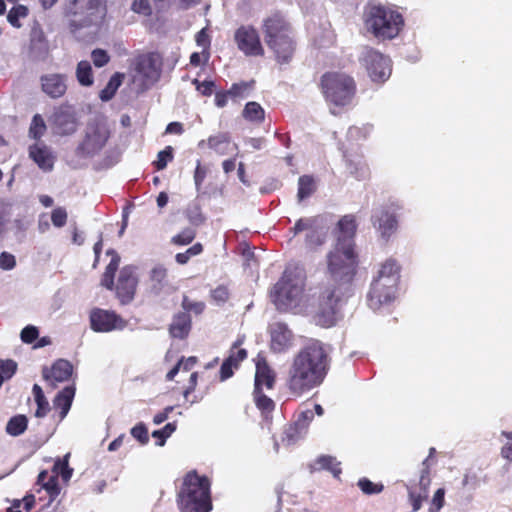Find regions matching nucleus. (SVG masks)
I'll return each mask as SVG.
<instances>
[{
    "instance_id": "f257e3e1",
    "label": "nucleus",
    "mask_w": 512,
    "mask_h": 512,
    "mask_svg": "<svg viewBox=\"0 0 512 512\" xmlns=\"http://www.w3.org/2000/svg\"><path fill=\"white\" fill-rule=\"evenodd\" d=\"M329 281L318 293L317 324L331 327L336 323V315L351 291V283L356 274L357 255L354 242H337L326 255Z\"/></svg>"
},
{
    "instance_id": "f03ea898",
    "label": "nucleus",
    "mask_w": 512,
    "mask_h": 512,
    "mask_svg": "<svg viewBox=\"0 0 512 512\" xmlns=\"http://www.w3.org/2000/svg\"><path fill=\"white\" fill-rule=\"evenodd\" d=\"M328 355L320 341L312 340L294 357L286 385L297 396L320 385L327 373Z\"/></svg>"
},
{
    "instance_id": "7ed1b4c3",
    "label": "nucleus",
    "mask_w": 512,
    "mask_h": 512,
    "mask_svg": "<svg viewBox=\"0 0 512 512\" xmlns=\"http://www.w3.org/2000/svg\"><path fill=\"white\" fill-rule=\"evenodd\" d=\"M306 272L298 265H288L282 277L274 285L270 297L280 311L302 312L314 308L317 322L318 297L316 293L305 292Z\"/></svg>"
},
{
    "instance_id": "20e7f679",
    "label": "nucleus",
    "mask_w": 512,
    "mask_h": 512,
    "mask_svg": "<svg viewBox=\"0 0 512 512\" xmlns=\"http://www.w3.org/2000/svg\"><path fill=\"white\" fill-rule=\"evenodd\" d=\"M400 267L393 259L386 260L373 278L367 293V304L378 311L389 306L397 296Z\"/></svg>"
},
{
    "instance_id": "39448f33",
    "label": "nucleus",
    "mask_w": 512,
    "mask_h": 512,
    "mask_svg": "<svg viewBox=\"0 0 512 512\" xmlns=\"http://www.w3.org/2000/svg\"><path fill=\"white\" fill-rule=\"evenodd\" d=\"M363 19L366 30L379 40L394 39L404 25L398 11L380 3H369L365 7Z\"/></svg>"
},
{
    "instance_id": "423d86ee",
    "label": "nucleus",
    "mask_w": 512,
    "mask_h": 512,
    "mask_svg": "<svg viewBox=\"0 0 512 512\" xmlns=\"http://www.w3.org/2000/svg\"><path fill=\"white\" fill-rule=\"evenodd\" d=\"M177 501L181 512H209L212 506L208 479L189 472L183 480Z\"/></svg>"
},
{
    "instance_id": "0eeeda50",
    "label": "nucleus",
    "mask_w": 512,
    "mask_h": 512,
    "mask_svg": "<svg viewBox=\"0 0 512 512\" xmlns=\"http://www.w3.org/2000/svg\"><path fill=\"white\" fill-rule=\"evenodd\" d=\"M265 42L279 62H288L294 51L289 24L280 14H273L263 20Z\"/></svg>"
},
{
    "instance_id": "6e6552de",
    "label": "nucleus",
    "mask_w": 512,
    "mask_h": 512,
    "mask_svg": "<svg viewBox=\"0 0 512 512\" xmlns=\"http://www.w3.org/2000/svg\"><path fill=\"white\" fill-rule=\"evenodd\" d=\"M105 0H72L66 10L73 30L99 24L105 16Z\"/></svg>"
},
{
    "instance_id": "1a4fd4ad",
    "label": "nucleus",
    "mask_w": 512,
    "mask_h": 512,
    "mask_svg": "<svg viewBox=\"0 0 512 512\" xmlns=\"http://www.w3.org/2000/svg\"><path fill=\"white\" fill-rule=\"evenodd\" d=\"M321 87L326 101L335 106L350 104L355 94L353 78L344 73H325L321 78Z\"/></svg>"
},
{
    "instance_id": "9d476101",
    "label": "nucleus",
    "mask_w": 512,
    "mask_h": 512,
    "mask_svg": "<svg viewBox=\"0 0 512 512\" xmlns=\"http://www.w3.org/2000/svg\"><path fill=\"white\" fill-rule=\"evenodd\" d=\"M111 137V128L102 116L92 118L86 125L78 152L84 156H93L100 152Z\"/></svg>"
},
{
    "instance_id": "9b49d317",
    "label": "nucleus",
    "mask_w": 512,
    "mask_h": 512,
    "mask_svg": "<svg viewBox=\"0 0 512 512\" xmlns=\"http://www.w3.org/2000/svg\"><path fill=\"white\" fill-rule=\"evenodd\" d=\"M361 65L375 83H384L391 75V61L384 54L371 47H364L359 56Z\"/></svg>"
},
{
    "instance_id": "f8f14e48",
    "label": "nucleus",
    "mask_w": 512,
    "mask_h": 512,
    "mask_svg": "<svg viewBox=\"0 0 512 512\" xmlns=\"http://www.w3.org/2000/svg\"><path fill=\"white\" fill-rule=\"evenodd\" d=\"M136 76L142 79V86L147 89L157 82L161 75V59L154 53L143 54L135 59Z\"/></svg>"
},
{
    "instance_id": "ddd939ff",
    "label": "nucleus",
    "mask_w": 512,
    "mask_h": 512,
    "mask_svg": "<svg viewBox=\"0 0 512 512\" xmlns=\"http://www.w3.org/2000/svg\"><path fill=\"white\" fill-rule=\"evenodd\" d=\"M50 122L55 133L62 136L75 133L78 127L76 111L69 104H62L55 108Z\"/></svg>"
},
{
    "instance_id": "4468645a",
    "label": "nucleus",
    "mask_w": 512,
    "mask_h": 512,
    "mask_svg": "<svg viewBox=\"0 0 512 512\" xmlns=\"http://www.w3.org/2000/svg\"><path fill=\"white\" fill-rule=\"evenodd\" d=\"M372 224L379 237L388 242L398 229V219L395 212L388 206H382L373 211Z\"/></svg>"
},
{
    "instance_id": "2eb2a0df",
    "label": "nucleus",
    "mask_w": 512,
    "mask_h": 512,
    "mask_svg": "<svg viewBox=\"0 0 512 512\" xmlns=\"http://www.w3.org/2000/svg\"><path fill=\"white\" fill-rule=\"evenodd\" d=\"M234 40L238 49L247 56H262L264 54L259 34L252 26H240L235 31Z\"/></svg>"
},
{
    "instance_id": "dca6fc26",
    "label": "nucleus",
    "mask_w": 512,
    "mask_h": 512,
    "mask_svg": "<svg viewBox=\"0 0 512 512\" xmlns=\"http://www.w3.org/2000/svg\"><path fill=\"white\" fill-rule=\"evenodd\" d=\"M90 326L95 332L106 333L123 329L126 322L112 311L96 308L90 313Z\"/></svg>"
},
{
    "instance_id": "f3484780",
    "label": "nucleus",
    "mask_w": 512,
    "mask_h": 512,
    "mask_svg": "<svg viewBox=\"0 0 512 512\" xmlns=\"http://www.w3.org/2000/svg\"><path fill=\"white\" fill-rule=\"evenodd\" d=\"M138 280L132 266L123 267L120 271L116 292L122 304L129 303L133 298Z\"/></svg>"
},
{
    "instance_id": "a211bd4d",
    "label": "nucleus",
    "mask_w": 512,
    "mask_h": 512,
    "mask_svg": "<svg viewBox=\"0 0 512 512\" xmlns=\"http://www.w3.org/2000/svg\"><path fill=\"white\" fill-rule=\"evenodd\" d=\"M68 77L61 73H48L40 77L41 90L51 99H58L67 91Z\"/></svg>"
},
{
    "instance_id": "6ab92c4d",
    "label": "nucleus",
    "mask_w": 512,
    "mask_h": 512,
    "mask_svg": "<svg viewBox=\"0 0 512 512\" xmlns=\"http://www.w3.org/2000/svg\"><path fill=\"white\" fill-rule=\"evenodd\" d=\"M313 417L314 414L311 410L301 412L297 420L285 429L282 441L287 445H292L304 438Z\"/></svg>"
},
{
    "instance_id": "aec40b11",
    "label": "nucleus",
    "mask_w": 512,
    "mask_h": 512,
    "mask_svg": "<svg viewBox=\"0 0 512 512\" xmlns=\"http://www.w3.org/2000/svg\"><path fill=\"white\" fill-rule=\"evenodd\" d=\"M49 54V43L39 25L34 26L30 33L29 57L33 61H43Z\"/></svg>"
},
{
    "instance_id": "412c9836",
    "label": "nucleus",
    "mask_w": 512,
    "mask_h": 512,
    "mask_svg": "<svg viewBox=\"0 0 512 512\" xmlns=\"http://www.w3.org/2000/svg\"><path fill=\"white\" fill-rule=\"evenodd\" d=\"M242 340L238 339L232 346L228 358L222 363L220 368V379L225 381L233 375V369H237L239 364L247 357V351L239 348Z\"/></svg>"
},
{
    "instance_id": "4be33fe9",
    "label": "nucleus",
    "mask_w": 512,
    "mask_h": 512,
    "mask_svg": "<svg viewBox=\"0 0 512 512\" xmlns=\"http://www.w3.org/2000/svg\"><path fill=\"white\" fill-rule=\"evenodd\" d=\"M271 349L275 352H283L292 345V332L284 323H274L270 328Z\"/></svg>"
},
{
    "instance_id": "5701e85b",
    "label": "nucleus",
    "mask_w": 512,
    "mask_h": 512,
    "mask_svg": "<svg viewBox=\"0 0 512 512\" xmlns=\"http://www.w3.org/2000/svg\"><path fill=\"white\" fill-rule=\"evenodd\" d=\"M73 367L67 360H57L50 370H43L44 379L51 385L52 388L56 383L67 381L72 375Z\"/></svg>"
},
{
    "instance_id": "b1692460",
    "label": "nucleus",
    "mask_w": 512,
    "mask_h": 512,
    "mask_svg": "<svg viewBox=\"0 0 512 512\" xmlns=\"http://www.w3.org/2000/svg\"><path fill=\"white\" fill-rule=\"evenodd\" d=\"M29 156L45 172L51 171L54 167L55 156L44 143L38 142L31 145L29 147Z\"/></svg>"
},
{
    "instance_id": "393cba45",
    "label": "nucleus",
    "mask_w": 512,
    "mask_h": 512,
    "mask_svg": "<svg viewBox=\"0 0 512 512\" xmlns=\"http://www.w3.org/2000/svg\"><path fill=\"white\" fill-rule=\"evenodd\" d=\"M205 144L221 156L237 149L236 145L232 144L230 135L226 132H220L210 136L207 140H201L198 143V147L203 148Z\"/></svg>"
},
{
    "instance_id": "a878e982",
    "label": "nucleus",
    "mask_w": 512,
    "mask_h": 512,
    "mask_svg": "<svg viewBox=\"0 0 512 512\" xmlns=\"http://www.w3.org/2000/svg\"><path fill=\"white\" fill-rule=\"evenodd\" d=\"M275 382V372L270 368L265 359H259L256 363L255 387L263 390V386L272 389Z\"/></svg>"
},
{
    "instance_id": "bb28decb",
    "label": "nucleus",
    "mask_w": 512,
    "mask_h": 512,
    "mask_svg": "<svg viewBox=\"0 0 512 512\" xmlns=\"http://www.w3.org/2000/svg\"><path fill=\"white\" fill-rule=\"evenodd\" d=\"M191 329V317L187 312H180L174 316L170 324V334L174 338H185Z\"/></svg>"
},
{
    "instance_id": "cd10ccee",
    "label": "nucleus",
    "mask_w": 512,
    "mask_h": 512,
    "mask_svg": "<svg viewBox=\"0 0 512 512\" xmlns=\"http://www.w3.org/2000/svg\"><path fill=\"white\" fill-rule=\"evenodd\" d=\"M151 291L158 295L167 284V269L163 265H155L150 273Z\"/></svg>"
},
{
    "instance_id": "c85d7f7f",
    "label": "nucleus",
    "mask_w": 512,
    "mask_h": 512,
    "mask_svg": "<svg viewBox=\"0 0 512 512\" xmlns=\"http://www.w3.org/2000/svg\"><path fill=\"white\" fill-rule=\"evenodd\" d=\"M75 395V388L68 386L65 387L61 392L57 394L54 399V406L61 409L60 418L61 420L68 414L72 401Z\"/></svg>"
},
{
    "instance_id": "c756f323",
    "label": "nucleus",
    "mask_w": 512,
    "mask_h": 512,
    "mask_svg": "<svg viewBox=\"0 0 512 512\" xmlns=\"http://www.w3.org/2000/svg\"><path fill=\"white\" fill-rule=\"evenodd\" d=\"M312 472L319 470H328L334 477H338L341 474L340 463L336 461L334 457L322 455L318 457L313 464L310 465Z\"/></svg>"
},
{
    "instance_id": "7c9ffc66",
    "label": "nucleus",
    "mask_w": 512,
    "mask_h": 512,
    "mask_svg": "<svg viewBox=\"0 0 512 512\" xmlns=\"http://www.w3.org/2000/svg\"><path fill=\"white\" fill-rule=\"evenodd\" d=\"M338 228L340 235L338 236L337 242L344 240L353 241V236L356 231L355 219L351 215H346L338 222Z\"/></svg>"
},
{
    "instance_id": "2f4dec72",
    "label": "nucleus",
    "mask_w": 512,
    "mask_h": 512,
    "mask_svg": "<svg viewBox=\"0 0 512 512\" xmlns=\"http://www.w3.org/2000/svg\"><path fill=\"white\" fill-rule=\"evenodd\" d=\"M347 169L357 180H364L369 177V167L361 157L349 159Z\"/></svg>"
},
{
    "instance_id": "473e14b6",
    "label": "nucleus",
    "mask_w": 512,
    "mask_h": 512,
    "mask_svg": "<svg viewBox=\"0 0 512 512\" xmlns=\"http://www.w3.org/2000/svg\"><path fill=\"white\" fill-rule=\"evenodd\" d=\"M76 78L82 86L89 87L94 83L93 71L89 61L82 60L77 64Z\"/></svg>"
},
{
    "instance_id": "72a5a7b5",
    "label": "nucleus",
    "mask_w": 512,
    "mask_h": 512,
    "mask_svg": "<svg viewBox=\"0 0 512 512\" xmlns=\"http://www.w3.org/2000/svg\"><path fill=\"white\" fill-rule=\"evenodd\" d=\"M242 115L250 122L261 123L265 118V111L259 103L252 101L245 105Z\"/></svg>"
},
{
    "instance_id": "f704fd0d",
    "label": "nucleus",
    "mask_w": 512,
    "mask_h": 512,
    "mask_svg": "<svg viewBox=\"0 0 512 512\" xmlns=\"http://www.w3.org/2000/svg\"><path fill=\"white\" fill-rule=\"evenodd\" d=\"M32 392H33L35 402L37 404L35 416L37 418H43L50 411L49 402L47 401L42 388L38 384H35L33 386Z\"/></svg>"
},
{
    "instance_id": "c9c22d12",
    "label": "nucleus",
    "mask_w": 512,
    "mask_h": 512,
    "mask_svg": "<svg viewBox=\"0 0 512 512\" xmlns=\"http://www.w3.org/2000/svg\"><path fill=\"white\" fill-rule=\"evenodd\" d=\"M316 190V183L312 176L303 175L298 180V193L299 201L310 197Z\"/></svg>"
},
{
    "instance_id": "e433bc0d",
    "label": "nucleus",
    "mask_w": 512,
    "mask_h": 512,
    "mask_svg": "<svg viewBox=\"0 0 512 512\" xmlns=\"http://www.w3.org/2000/svg\"><path fill=\"white\" fill-rule=\"evenodd\" d=\"M121 84L122 76L119 73L114 74L106 86L100 91V99L105 102L111 100Z\"/></svg>"
},
{
    "instance_id": "4c0bfd02",
    "label": "nucleus",
    "mask_w": 512,
    "mask_h": 512,
    "mask_svg": "<svg viewBox=\"0 0 512 512\" xmlns=\"http://www.w3.org/2000/svg\"><path fill=\"white\" fill-rule=\"evenodd\" d=\"M27 428V418L24 415H16L12 417L7 425H6V432L11 436H19Z\"/></svg>"
},
{
    "instance_id": "58836bf2",
    "label": "nucleus",
    "mask_w": 512,
    "mask_h": 512,
    "mask_svg": "<svg viewBox=\"0 0 512 512\" xmlns=\"http://www.w3.org/2000/svg\"><path fill=\"white\" fill-rule=\"evenodd\" d=\"M46 129L47 127L43 117L40 114H35L29 127V137L39 140L44 135Z\"/></svg>"
},
{
    "instance_id": "ea45409f",
    "label": "nucleus",
    "mask_w": 512,
    "mask_h": 512,
    "mask_svg": "<svg viewBox=\"0 0 512 512\" xmlns=\"http://www.w3.org/2000/svg\"><path fill=\"white\" fill-rule=\"evenodd\" d=\"M254 401L259 410L262 411V413H270L275 408L274 401L263 394V391L260 389H254Z\"/></svg>"
},
{
    "instance_id": "a19ab883",
    "label": "nucleus",
    "mask_w": 512,
    "mask_h": 512,
    "mask_svg": "<svg viewBox=\"0 0 512 512\" xmlns=\"http://www.w3.org/2000/svg\"><path fill=\"white\" fill-rule=\"evenodd\" d=\"M429 474H430L429 458H426L422 462V469H421L420 479H419V483H418V486H419L418 493H425L426 497H428V490H429V486L431 484V479L429 477Z\"/></svg>"
},
{
    "instance_id": "79ce46f5",
    "label": "nucleus",
    "mask_w": 512,
    "mask_h": 512,
    "mask_svg": "<svg viewBox=\"0 0 512 512\" xmlns=\"http://www.w3.org/2000/svg\"><path fill=\"white\" fill-rule=\"evenodd\" d=\"M28 14V9L23 6V5H18L16 7H13L8 15H7V20L8 22L15 28H20L21 27V23H20V18H24L26 17Z\"/></svg>"
},
{
    "instance_id": "37998d69",
    "label": "nucleus",
    "mask_w": 512,
    "mask_h": 512,
    "mask_svg": "<svg viewBox=\"0 0 512 512\" xmlns=\"http://www.w3.org/2000/svg\"><path fill=\"white\" fill-rule=\"evenodd\" d=\"M317 219L310 217V218H300L294 225L293 228H291V232L293 233V236L299 234L300 232L307 231L310 232L313 228L316 227Z\"/></svg>"
},
{
    "instance_id": "c03bdc74",
    "label": "nucleus",
    "mask_w": 512,
    "mask_h": 512,
    "mask_svg": "<svg viewBox=\"0 0 512 512\" xmlns=\"http://www.w3.org/2000/svg\"><path fill=\"white\" fill-rule=\"evenodd\" d=\"M176 430V423H167L162 429L155 430L152 432V437L158 439L156 443L158 446H163L166 439L172 435Z\"/></svg>"
},
{
    "instance_id": "a18cd8bd",
    "label": "nucleus",
    "mask_w": 512,
    "mask_h": 512,
    "mask_svg": "<svg viewBox=\"0 0 512 512\" xmlns=\"http://www.w3.org/2000/svg\"><path fill=\"white\" fill-rule=\"evenodd\" d=\"M324 242L325 234L316 227L306 234V245L311 249L321 246Z\"/></svg>"
},
{
    "instance_id": "49530a36",
    "label": "nucleus",
    "mask_w": 512,
    "mask_h": 512,
    "mask_svg": "<svg viewBox=\"0 0 512 512\" xmlns=\"http://www.w3.org/2000/svg\"><path fill=\"white\" fill-rule=\"evenodd\" d=\"M68 457L67 454L63 460L58 459L53 467V472L56 474H61L64 481H68L72 476V469L68 467Z\"/></svg>"
},
{
    "instance_id": "de8ad7c7",
    "label": "nucleus",
    "mask_w": 512,
    "mask_h": 512,
    "mask_svg": "<svg viewBox=\"0 0 512 512\" xmlns=\"http://www.w3.org/2000/svg\"><path fill=\"white\" fill-rule=\"evenodd\" d=\"M253 82L235 83L228 90V94L232 98H244L248 96L249 90L252 88Z\"/></svg>"
},
{
    "instance_id": "09e8293b",
    "label": "nucleus",
    "mask_w": 512,
    "mask_h": 512,
    "mask_svg": "<svg viewBox=\"0 0 512 512\" xmlns=\"http://www.w3.org/2000/svg\"><path fill=\"white\" fill-rule=\"evenodd\" d=\"M202 250V245L200 243H196L190 248H188L185 252L176 254L175 259L177 263L183 265L186 264L191 257L200 254Z\"/></svg>"
},
{
    "instance_id": "8fccbe9b",
    "label": "nucleus",
    "mask_w": 512,
    "mask_h": 512,
    "mask_svg": "<svg viewBox=\"0 0 512 512\" xmlns=\"http://www.w3.org/2000/svg\"><path fill=\"white\" fill-rule=\"evenodd\" d=\"M173 160V148L167 146L164 150L160 151L157 155V160L154 161V165L158 170L166 168L168 162Z\"/></svg>"
},
{
    "instance_id": "3c124183",
    "label": "nucleus",
    "mask_w": 512,
    "mask_h": 512,
    "mask_svg": "<svg viewBox=\"0 0 512 512\" xmlns=\"http://www.w3.org/2000/svg\"><path fill=\"white\" fill-rule=\"evenodd\" d=\"M17 364L12 360L0 361V386L5 379L11 378L16 372Z\"/></svg>"
},
{
    "instance_id": "603ef678",
    "label": "nucleus",
    "mask_w": 512,
    "mask_h": 512,
    "mask_svg": "<svg viewBox=\"0 0 512 512\" xmlns=\"http://www.w3.org/2000/svg\"><path fill=\"white\" fill-rule=\"evenodd\" d=\"M407 489H408L409 501L413 507V512H416V511L420 510V508L422 507L423 500L427 499L426 494L425 493H417V491L413 487L408 486V485H407Z\"/></svg>"
},
{
    "instance_id": "864d4df0",
    "label": "nucleus",
    "mask_w": 512,
    "mask_h": 512,
    "mask_svg": "<svg viewBox=\"0 0 512 512\" xmlns=\"http://www.w3.org/2000/svg\"><path fill=\"white\" fill-rule=\"evenodd\" d=\"M359 488L363 491L365 494H378L383 490L382 484H375L371 482L367 478H362L358 481Z\"/></svg>"
},
{
    "instance_id": "5fc2aeb1",
    "label": "nucleus",
    "mask_w": 512,
    "mask_h": 512,
    "mask_svg": "<svg viewBox=\"0 0 512 512\" xmlns=\"http://www.w3.org/2000/svg\"><path fill=\"white\" fill-rule=\"evenodd\" d=\"M68 214L65 208L57 207L51 213V221L55 227L61 228L67 222Z\"/></svg>"
},
{
    "instance_id": "6e6d98bb",
    "label": "nucleus",
    "mask_w": 512,
    "mask_h": 512,
    "mask_svg": "<svg viewBox=\"0 0 512 512\" xmlns=\"http://www.w3.org/2000/svg\"><path fill=\"white\" fill-rule=\"evenodd\" d=\"M196 236V233L191 228H186L172 238V242L178 245H187L191 243Z\"/></svg>"
},
{
    "instance_id": "4d7b16f0",
    "label": "nucleus",
    "mask_w": 512,
    "mask_h": 512,
    "mask_svg": "<svg viewBox=\"0 0 512 512\" xmlns=\"http://www.w3.org/2000/svg\"><path fill=\"white\" fill-rule=\"evenodd\" d=\"M43 489L47 491L50 496V501H53L60 493V487L57 482V476L53 475L43 483Z\"/></svg>"
},
{
    "instance_id": "13d9d810",
    "label": "nucleus",
    "mask_w": 512,
    "mask_h": 512,
    "mask_svg": "<svg viewBox=\"0 0 512 512\" xmlns=\"http://www.w3.org/2000/svg\"><path fill=\"white\" fill-rule=\"evenodd\" d=\"M131 435L141 444H147L149 441L148 430L143 423H139L131 429Z\"/></svg>"
},
{
    "instance_id": "bf43d9fd",
    "label": "nucleus",
    "mask_w": 512,
    "mask_h": 512,
    "mask_svg": "<svg viewBox=\"0 0 512 512\" xmlns=\"http://www.w3.org/2000/svg\"><path fill=\"white\" fill-rule=\"evenodd\" d=\"M91 58L96 67H103L109 62V56L105 50L95 49L91 53Z\"/></svg>"
},
{
    "instance_id": "052dcab7",
    "label": "nucleus",
    "mask_w": 512,
    "mask_h": 512,
    "mask_svg": "<svg viewBox=\"0 0 512 512\" xmlns=\"http://www.w3.org/2000/svg\"><path fill=\"white\" fill-rule=\"evenodd\" d=\"M182 307L184 312L192 311L195 314H201L204 311L205 305L203 302H192L187 297L183 298Z\"/></svg>"
},
{
    "instance_id": "680f3d73",
    "label": "nucleus",
    "mask_w": 512,
    "mask_h": 512,
    "mask_svg": "<svg viewBox=\"0 0 512 512\" xmlns=\"http://www.w3.org/2000/svg\"><path fill=\"white\" fill-rule=\"evenodd\" d=\"M444 495L445 490L443 488H439L433 498H432V505L429 508L428 512H438L444 505Z\"/></svg>"
},
{
    "instance_id": "e2e57ef3",
    "label": "nucleus",
    "mask_w": 512,
    "mask_h": 512,
    "mask_svg": "<svg viewBox=\"0 0 512 512\" xmlns=\"http://www.w3.org/2000/svg\"><path fill=\"white\" fill-rule=\"evenodd\" d=\"M371 130V127L365 126V127H350L348 130V136L350 139L353 140H359V139H365L367 135L369 134Z\"/></svg>"
},
{
    "instance_id": "0e129e2a",
    "label": "nucleus",
    "mask_w": 512,
    "mask_h": 512,
    "mask_svg": "<svg viewBox=\"0 0 512 512\" xmlns=\"http://www.w3.org/2000/svg\"><path fill=\"white\" fill-rule=\"evenodd\" d=\"M39 335V332H38V329L35 327V326H26L22 331H21V340L24 342V343H32L34 340L37 339Z\"/></svg>"
},
{
    "instance_id": "69168bd1",
    "label": "nucleus",
    "mask_w": 512,
    "mask_h": 512,
    "mask_svg": "<svg viewBox=\"0 0 512 512\" xmlns=\"http://www.w3.org/2000/svg\"><path fill=\"white\" fill-rule=\"evenodd\" d=\"M16 260L14 255L8 252H2L0 254V268L3 270H11L15 267Z\"/></svg>"
},
{
    "instance_id": "338daca9",
    "label": "nucleus",
    "mask_w": 512,
    "mask_h": 512,
    "mask_svg": "<svg viewBox=\"0 0 512 512\" xmlns=\"http://www.w3.org/2000/svg\"><path fill=\"white\" fill-rule=\"evenodd\" d=\"M193 84L196 85V89L205 96H209L213 92L214 88V82L213 81H203L200 82L199 80L195 79L193 80Z\"/></svg>"
},
{
    "instance_id": "774afa93",
    "label": "nucleus",
    "mask_w": 512,
    "mask_h": 512,
    "mask_svg": "<svg viewBox=\"0 0 512 512\" xmlns=\"http://www.w3.org/2000/svg\"><path fill=\"white\" fill-rule=\"evenodd\" d=\"M131 8L134 12L144 15H147L150 12V5L148 0H134Z\"/></svg>"
}]
</instances>
